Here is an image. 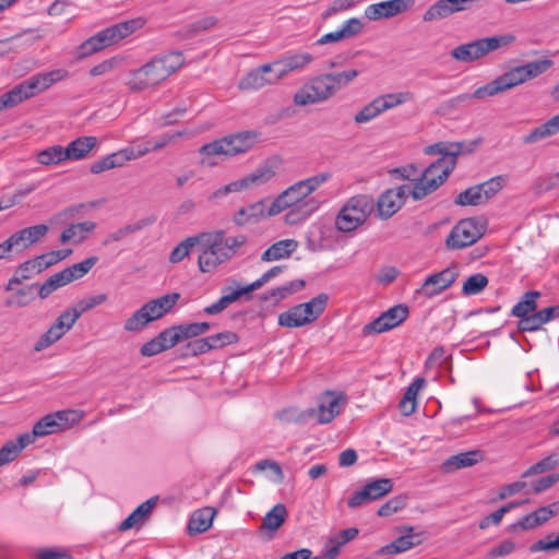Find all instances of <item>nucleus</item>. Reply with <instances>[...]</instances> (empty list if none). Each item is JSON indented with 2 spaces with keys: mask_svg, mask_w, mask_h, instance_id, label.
<instances>
[{
  "mask_svg": "<svg viewBox=\"0 0 559 559\" xmlns=\"http://www.w3.org/2000/svg\"><path fill=\"white\" fill-rule=\"evenodd\" d=\"M275 173L270 166H261L257 168L253 173L250 175L243 177L240 180L233 181L228 185H225L221 187L219 189L215 190L211 197L210 200L219 199L225 195H227L230 192H237L242 189H246L250 187L253 183H264L267 182L270 179L274 177Z\"/></svg>",
  "mask_w": 559,
  "mask_h": 559,
  "instance_id": "ddd939ff",
  "label": "nucleus"
},
{
  "mask_svg": "<svg viewBox=\"0 0 559 559\" xmlns=\"http://www.w3.org/2000/svg\"><path fill=\"white\" fill-rule=\"evenodd\" d=\"M305 285L306 283L304 280H294L289 283H286L285 285L270 289L261 296V299L265 301L272 299L275 302H278L289 295L300 290Z\"/></svg>",
  "mask_w": 559,
  "mask_h": 559,
  "instance_id": "58836bf2",
  "label": "nucleus"
},
{
  "mask_svg": "<svg viewBox=\"0 0 559 559\" xmlns=\"http://www.w3.org/2000/svg\"><path fill=\"white\" fill-rule=\"evenodd\" d=\"M200 243V237L192 236L188 237L181 242H179L170 252L169 261L171 263L181 262L186 257H188L191 250Z\"/></svg>",
  "mask_w": 559,
  "mask_h": 559,
  "instance_id": "8fccbe9b",
  "label": "nucleus"
},
{
  "mask_svg": "<svg viewBox=\"0 0 559 559\" xmlns=\"http://www.w3.org/2000/svg\"><path fill=\"white\" fill-rule=\"evenodd\" d=\"M559 465V453H551L530 466L522 475V477H531L554 469Z\"/></svg>",
  "mask_w": 559,
  "mask_h": 559,
  "instance_id": "3c124183",
  "label": "nucleus"
},
{
  "mask_svg": "<svg viewBox=\"0 0 559 559\" xmlns=\"http://www.w3.org/2000/svg\"><path fill=\"white\" fill-rule=\"evenodd\" d=\"M341 396L326 391L321 397L319 408H309L302 415V419L316 418L318 424H329L341 413Z\"/></svg>",
  "mask_w": 559,
  "mask_h": 559,
  "instance_id": "dca6fc26",
  "label": "nucleus"
},
{
  "mask_svg": "<svg viewBox=\"0 0 559 559\" xmlns=\"http://www.w3.org/2000/svg\"><path fill=\"white\" fill-rule=\"evenodd\" d=\"M207 341L211 345V349H219L227 345L236 344L239 342V336L233 331H224L214 335L207 336Z\"/></svg>",
  "mask_w": 559,
  "mask_h": 559,
  "instance_id": "052dcab7",
  "label": "nucleus"
},
{
  "mask_svg": "<svg viewBox=\"0 0 559 559\" xmlns=\"http://www.w3.org/2000/svg\"><path fill=\"white\" fill-rule=\"evenodd\" d=\"M480 143V140H475L471 143L466 142H439L429 145L425 148L428 155L440 154L442 157L456 160V157L462 153H471Z\"/></svg>",
  "mask_w": 559,
  "mask_h": 559,
  "instance_id": "aec40b11",
  "label": "nucleus"
},
{
  "mask_svg": "<svg viewBox=\"0 0 559 559\" xmlns=\"http://www.w3.org/2000/svg\"><path fill=\"white\" fill-rule=\"evenodd\" d=\"M414 0H386L369 4L365 9V17L370 21L391 19L406 12L414 5Z\"/></svg>",
  "mask_w": 559,
  "mask_h": 559,
  "instance_id": "2eb2a0df",
  "label": "nucleus"
},
{
  "mask_svg": "<svg viewBox=\"0 0 559 559\" xmlns=\"http://www.w3.org/2000/svg\"><path fill=\"white\" fill-rule=\"evenodd\" d=\"M156 62L155 58L143 64L141 68L131 71L127 86L132 92H141L151 86H155L166 80V72Z\"/></svg>",
  "mask_w": 559,
  "mask_h": 559,
  "instance_id": "1a4fd4ad",
  "label": "nucleus"
},
{
  "mask_svg": "<svg viewBox=\"0 0 559 559\" xmlns=\"http://www.w3.org/2000/svg\"><path fill=\"white\" fill-rule=\"evenodd\" d=\"M488 283V277L483 273L472 274L463 283L462 294L464 296L477 295L486 288Z\"/></svg>",
  "mask_w": 559,
  "mask_h": 559,
  "instance_id": "49530a36",
  "label": "nucleus"
},
{
  "mask_svg": "<svg viewBox=\"0 0 559 559\" xmlns=\"http://www.w3.org/2000/svg\"><path fill=\"white\" fill-rule=\"evenodd\" d=\"M157 497H153L147 499L143 503H141L138 508H135L128 516L124 519L118 526L119 531L124 532L128 531L135 525L142 523L144 519L150 515L153 508L157 502Z\"/></svg>",
  "mask_w": 559,
  "mask_h": 559,
  "instance_id": "7c9ffc66",
  "label": "nucleus"
},
{
  "mask_svg": "<svg viewBox=\"0 0 559 559\" xmlns=\"http://www.w3.org/2000/svg\"><path fill=\"white\" fill-rule=\"evenodd\" d=\"M43 271H45V267L39 255H36L33 259L24 261L17 266L15 275H13L9 280L8 284L4 287V290H14L15 285H20L23 281L29 280L31 277L41 273Z\"/></svg>",
  "mask_w": 559,
  "mask_h": 559,
  "instance_id": "5701e85b",
  "label": "nucleus"
},
{
  "mask_svg": "<svg viewBox=\"0 0 559 559\" xmlns=\"http://www.w3.org/2000/svg\"><path fill=\"white\" fill-rule=\"evenodd\" d=\"M483 235V224L476 218H464L451 229L445 239V246L450 250H460L473 246Z\"/></svg>",
  "mask_w": 559,
  "mask_h": 559,
  "instance_id": "423d86ee",
  "label": "nucleus"
},
{
  "mask_svg": "<svg viewBox=\"0 0 559 559\" xmlns=\"http://www.w3.org/2000/svg\"><path fill=\"white\" fill-rule=\"evenodd\" d=\"M455 165V159H447L444 157H440L431 163L420 173L417 182H415L411 191L412 198L418 201L435 192L448 179Z\"/></svg>",
  "mask_w": 559,
  "mask_h": 559,
  "instance_id": "7ed1b4c3",
  "label": "nucleus"
},
{
  "mask_svg": "<svg viewBox=\"0 0 559 559\" xmlns=\"http://www.w3.org/2000/svg\"><path fill=\"white\" fill-rule=\"evenodd\" d=\"M96 228V224L91 221L71 224L60 235V241L62 243L73 241L80 243L86 239L87 235Z\"/></svg>",
  "mask_w": 559,
  "mask_h": 559,
  "instance_id": "72a5a7b5",
  "label": "nucleus"
},
{
  "mask_svg": "<svg viewBox=\"0 0 559 559\" xmlns=\"http://www.w3.org/2000/svg\"><path fill=\"white\" fill-rule=\"evenodd\" d=\"M451 14V8L447 0H438L425 11L423 20L425 22H432L445 19Z\"/></svg>",
  "mask_w": 559,
  "mask_h": 559,
  "instance_id": "4d7b16f0",
  "label": "nucleus"
},
{
  "mask_svg": "<svg viewBox=\"0 0 559 559\" xmlns=\"http://www.w3.org/2000/svg\"><path fill=\"white\" fill-rule=\"evenodd\" d=\"M163 70L166 72V79L176 72L185 62L183 55L180 51H171L163 57L155 58Z\"/></svg>",
  "mask_w": 559,
  "mask_h": 559,
  "instance_id": "864d4df0",
  "label": "nucleus"
},
{
  "mask_svg": "<svg viewBox=\"0 0 559 559\" xmlns=\"http://www.w3.org/2000/svg\"><path fill=\"white\" fill-rule=\"evenodd\" d=\"M413 98L414 95L411 92L389 93L376 97L383 112L400 105H403L407 102H411Z\"/></svg>",
  "mask_w": 559,
  "mask_h": 559,
  "instance_id": "37998d69",
  "label": "nucleus"
},
{
  "mask_svg": "<svg viewBox=\"0 0 559 559\" xmlns=\"http://www.w3.org/2000/svg\"><path fill=\"white\" fill-rule=\"evenodd\" d=\"M66 155V147L61 145H53L40 151L37 154V162L41 165H57L68 159Z\"/></svg>",
  "mask_w": 559,
  "mask_h": 559,
  "instance_id": "a18cd8bd",
  "label": "nucleus"
},
{
  "mask_svg": "<svg viewBox=\"0 0 559 559\" xmlns=\"http://www.w3.org/2000/svg\"><path fill=\"white\" fill-rule=\"evenodd\" d=\"M67 332L57 324H52L35 343L34 350L40 352L60 340Z\"/></svg>",
  "mask_w": 559,
  "mask_h": 559,
  "instance_id": "13d9d810",
  "label": "nucleus"
},
{
  "mask_svg": "<svg viewBox=\"0 0 559 559\" xmlns=\"http://www.w3.org/2000/svg\"><path fill=\"white\" fill-rule=\"evenodd\" d=\"M382 108L379 106V103L374 98L369 104L364 106L354 117V121L356 123H366L374 119L376 117L382 114Z\"/></svg>",
  "mask_w": 559,
  "mask_h": 559,
  "instance_id": "e2e57ef3",
  "label": "nucleus"
},
{
  "mask_svg": "<svg viewBox=\"0 0 559 559\" xmlns=\"http://www.w3.org/2000/svg\"><path fill=\"white\" fill-rule=\"evenodd\" d=\"M557 188H559V173L540 177L534 185V190L537 194H544Z\"/></svg>",
  "mask_w": 559,
  "mask_h": 559,
  "instance_id": "774afa93",
  "label": "nucleus"
},
{
  "mask_svg": "<svg viewBox=\"0 0 559 559\" xmlns=\"http://www.w3.org/2000/svg\"><path fill=\"white\" fill-rule=\"evenodd\" d=\"M540 297L538 290H528L523 294L521 299L511 309L510 316L520 320L537 310V299Z\"/></svg>",
  "mask_w": 559,
  "mask_h": 559,
  "instance_id": "f704fd0d",
  "label": "nucleus"
},
{
  "mask_svg": "<svg viewBox=\"0 0 559 559\" xmlns=\"http://www.w3.org/2000/svg\"><path fill=\"white\" fill-rule=\"evenodd\" d=\"M481 459L483 453L479 450L462 452L445 460L442 464V467L445 472H454L463 467L473 466Z\"/></svg>",
  "mask_w": 559,
  "mask_h": 559,
  "instance_id": "2f4dec72",
  "label": "nucleus"
},
{
  "mask_svg": "<svg viewBox=\"0 0 559 559\" xmlns=\"http://www.w3.org/2000/svg\"><path fill=\"white\" fill-rule=\"evenodd\" d=\"M328 299V295L322 293L307 302L299 304V306H301V310L305 317H308L309 323L313 322L321 316V313L324 311L326 307Z\"/></svg>",
  "mask_w": 559,
  "mask_h": 559,
  "instance_id": "79ce46f5",
  "label": "nucleus"
},
{
  "mask_svg": "<svg viewBox=\"0 0 559 559\" xmlns=\"http://www.w3.org/2000/svg\"><path fill=\"white\" fill-rule=\"evenodd\" d=\"M557 133H559V114L525 134L522 143L533 144Z\"/></svg>",
  "mask_w": 559,
  "mask_h": 559,
  "instance_id": "c85d7f7f",
  "label": "nucleus"
},
{
  "mask_svg": "<svg viewBox=\"0 0 559 559\" xmlns=\"http://www.w3.org/2000/svg\"><path fill=\"white\" fill-rule=\"evenodd\" d=\"M407 503V496L406 495H400L395 496L392 499L388 500L385 503H383L378 509V515L379 516H389L393 513H396L404 509Z\"/></svg>",
  "mask_w": 559,
  "mask_h": 559,
  "instance_id": "0e129e2a",
  "label": "nucleus"
},
{
  "mask_svg": "<svg viewBox=\"0 0 559 559\" xmlns=\"http://www.w3.org/2000/svg\"><path fill=\"white\" fill-rule=\"evenodd\" d=\"M359 72L355 69H348L342 72L335 73H326L329 81L333 85V90L336 93L338 90L347 86L350 82H353Z\"/></svg>",
  "mask_w": 559,
  "mask_h": 559,
  "instance_id": "bf43d9fd",
  "label": "nucleus"
},
{
  "mask_svg": "<svg viewBox=\"0 0 559 559\" xmlns=\"http://www.w3.org/2000/svg\"><path fill=\"white\" fill-rule=\"evenodd\" d=\"M414 528L412 526H403L400 528V532L404 533V535L397 537L392 543L386 544L379 548L376 551L377 556H390L404 552L417 545L420 544V539H414L415 536L412 535Z\"/></svg>",
  "mask_w": 559,
  "mask_h": 559,
  "instance_id": "412c9836",
  "label": "nucleus"
},
{
  "mask_svg": "<svg viewBox=\"0 0 559 559\" xmlns=\"http://www.w3.org/2000/svg\"><path fill=\"white\" fill-rule=\"evenodd\" d=\"M153 319L150 317L146 308L142 306L124 322V330L128 332L142 331Z\"/></svg>",
  "mask_w": 559,
  "mask_h": 559,
  "instance_id": "603ef678",
  "label": "nucleus"
},
{
  "mask_svg": "<svg viewBox=\"0 0 559 559\" xmlns=\"http://www.w3.org/2000/svg\"><path fill=\"white\" fill-rule=\"evenodd\" d=\"M286 515V507L282 503H277L265 514L262 526L270 531H276L285 522Z\"/></svg>",
  "mask_w": 559,
  "mask_h": 559,
  "instance_id": "c03bdc74",
  "label": "nucleus"
},
{
  "mask_svg": "<svg viewBox=\"0 0 559 559\" xmlns=\"http://www.w3.org/2000/svg\"><path fill=\"white\" fill-rule=\"evenodd\" d=\"M82 417L83 413L74 409L58 411L47 414L33 426L34 435L45 437L56 433L78 424Z\"/></svg>",
  "mask_w": 559,
  "mask_h": 559,
  "instance_id": "0eeeda50",
  "label": "nucleus"
},
{
  "mask_svg": "<svg viewBox=\"0 0 559 559\" xmlns=\"http://www.w3.org/2000/svg\"><path fill=\"white\" fill-rule=\"evenodd\" d=\"M515 40L512 34H503L499 36L479 38L484 56L499 48L507 47Z\"/></svg>",
  "mask_w": 559,
  "mask_h": 559,
  "instance_id": "de8ad7c7",
  "label": "nucleus"
},
{
  "mask_svg": "<svg viewBox=\"0 0 559 559\" xmlns=\"http://www.w3.org/2000/svg\"><path fill=\"white\" fill-rule=\"evenodd\" d=\"M452 58L461 62H473L484 57L479 39L462 44L451 51Z\"/></svg>",
  "mask_w": 559,
  "mask_h": 559,
  "instance_id": "c9c22d12",
  "label": "nucleus"
},
{
  "mask_svg": "<svg viewBox=\"0 0 559 559\" xmlns=\"http://www.w3.org/2000/svg\"><path fill=\"white\" fill-rule=\"evenodd\" d=\"M526 81L527 79L524 73V68H522V66H518L499 75L493 81L476 88L475 96L477 99L495 96Z\"/></svg>",
  "mask_w": 559,
  "mask_h": 559,
  "instance_id": "9d476101",
  "label": "nucleus"
},
{
  "mask_svg": "<svg viewBox=\"0 0 559 559\" xmlns=\"http://www.w3.org/2000/svg\"><path fill=\"white\" fill-rule=\"evenodd\" d=\"M258 135L259 134L255 131H243L224 136L223 139L226 141L225 143L227 144L229 156L248 152L253 147Z\"/></svg>",
  "mask_w": 559,
  "mask_h": 559,
  "instance_id": "393cba45",
  "label": "nucleus"
},
{
  "mask_svg": "<svg viewBox=\"0 0 559 559\" xmlns=\"http://www.w3.org/2000/svg\"><path fill=\"white\" fill-rule=\"evenodd\" d=\"M358 533V528L349 527L330 536L324 544L322 557L325 559H335L340 554L341 547L353 540Z\"/></svg>",
  "mask_w": 559,
  "mask_h": 559,
  "instance_id": "b1692460",
  "label": "nucleus"
},
{
  "mask_svg": "<svg viewBox=\"0 0 559 559\" xmlns=\"http://www.w3.org/2000/svg\"><path fill=\"white\" fill-rule=\"evenodd\" d=\"M408 313L409 311L406 305H395L382 312L377 319L366 324L362 329L364 335L367 336L390 331L403 323L407 319Z\"/></svg>",
  "mask_w": 559,
  "mask_h": 559,
  "instance_id": "9b49d317",
  "label": "nucleus"
},
{
  "mask_svg": "<svg viewBox=\"0 0 559 559\" xmlns=\"http://www.w3.org/2000/svg\"><path fill=\"white\" fill-rule=\"evenodd\" d=\"M126 162L127 160L122 153V150H120L93 163L90 167V170L92 174L98 175L112 168L122 167Z\"/></svg>",
  "mask_w": 559,
  "mask_h": 559,
  "instance_id": "a19ab883",
  "label": "nucleus"
},
{
  "mask_svg": "<svg viewBox=\"0 0 559 559\" xmlns=\"http://www.w3.org/2000/svg\"><path fill=\"white\" fill-rule=\"evenodd\" d=\"M393 486L394 484L391 478H378L365 485L373 501L390 493L393 490Z\"/></svg>",
  "mask_w": 559,
  "mask_h": 559,
  "instance_id": "5fc2aeb1",
  "label": "nucleus"
},
{
  "mask_svg": "<svg viewBox=\"0 0 559 559\" xmlns=\"http://www.w3.org/2000/svg\"><path fill=\"white\" fill-rule=\"evenodd\" d=\"M32 98L24 81L0 96V111Z\"/></svg>",
  "mask_w": 559,
  "mask_h": 559,
  "instance_id": "4c0bfd02",
  "label": "nucleus"
},
{
  "mask_svg": "<svg viewBox=\"0 0 559 559\" xmlns=\"http://www.w3.org/2000/svg\"><path fill=\"white\" fill-rule=\"evenodd\" d=\"M460 272L456 265H450L440 272L430 274L416 294L426 298H432L449 288L459 277Z\"/></svg>",
  "mask_w": 559,
  "mask_h": 559,
  "instance_id": "f8f14e48",
  "label": "nucleus"
},
{
  "mask_svg": "<svg viewBox=\"0 0 559 559\" xmlns=\"http://www.w3.org/2000/svg\"><path fill=\"white\" fill-rule=\"evenodd\" d=\"M313 56L309 52L286 53L283 58L273 62L275 79H282L289 72L301 70L312 62Z\"/></svg>",
  "mask_w": 559,
  "mask_h": 559,
  "instance_id": "f3484780",
  "label": "nucleus"
},
{
  "mask_svg": "<svg viewBox=\"0 0 559 559\" xmlns=\"http://www.w3.org/2000/svg\"><path fill=\"white\" fill-rule=\"evenodd\" d=\"M215 514V509L211 507L195 510L188 523L189 535L193 536L206 532L212 526Z\"/></svg>",
  "mask_w": 559,
  "mask_h": 559,
  "instance_id": "bb28decb",
  "label": "nucleus"
},
{
  "mask_svg": "<svg viewBox=\"0 0 559 559\" xmlns=\"http://www.w3.org/2000/svg\"><path fill=\"white\" fill-rule=\"evenodd\" d=\"M503 177L496 176L485 182L477 185L478 188H480L484 202L487 203L493 195H496L503 188Z\"/></svg>",
  "mask_w": 559,
  "mask_h": 559,
  "instance_id": "680f3d73",
  "label": "nucleus"
},
{
  "mask_svg": "<svg viewBox=\"0 0 559 559\" xmlns=\"http://www.w3.org/2000/svg\"><path fill=\"white\" fill-rule=\"evenodd\" d=\"M309 323L308 317H305L301 306L296 305L282 312L278 316V324L286 328H299Z\"/></svg>",
  "mask_w": 559,
  "mask_h": 559,
  "instance_id": "ea45409f",
  "label": "nucleus"
},
{
  "mask_svg": "<svg viewBox=\"0 0 559 559\" xmlns=\"http://www.w3.org/2000/svg\"><path fill=\"white\" fill-rule=\"evenodd\" d=\"M224 230H216L214 233H202L200 243L203 249L198 259V265L201 272L206 273L215 270L219 264L226 262L223 257L224 250Z\"/></svg>",
  "mask_w": 559,
  "mask_h": 559,
  "instance_id": "39448f33",
  "label": "nucleus"
},
{
  "mask_svg": "<svg viewBox=\"0 0 559 559\" xmlns=\"http://www.w3.org/2000/svg\"><path fill=\"white\" fill-rule=\"evenodd\" d=\"M374 209L373 199L366 194L349 198L341 207L335 227L342 233H350L362 225Z\"/></svg>",
  "mask_w": 559,
  "mask_h": 559,
  "instance_id": "f03ea898",
  "label": "nucleus"
},
{
  "mask_svg": "<svg viewBox=\"0 0 559 559\" xmlns=\"http://www.w3.org/2000/svg\"><path fill=\"white\" fill-rule=\"evenodd\" d=\"M424 378H416L407 388L403 399L400 401L399 407L403 415L409 416L416 411V396L418 391L425 385Z\"/></svg>",
  "mask_w": 559,
  "mask_h": 559,
  "instance_id": "e433bc0d",
  "label": "nucleus"
},
{
  "mask_svg": "<svg viewBox=\"0 0 559 559\" xmlns=\"http://www.w3.org/2000/svg\"><path fill=\"white\" fill-rule=\"evenodd\" d=\"M95 136H81L71 141L66 147V155L70 160H80L84 158L96 145Z\"/></svg>",
  "mask_w": 559,
  "mask_h": 559,
  "instance_id": "473e14b6",
  "label": "nucleus"
},
{
  "mask_svg": "<svg viewBox=\"0 0 559 559\" xmlns=\"http://www.w3.org/2000/svg\"><path fill=\"white\" fill-rule=\"evenodd\" d=\"M96 255L88 257L80 263L72 264L62 271L51 275L38 288V296L40 299L48 298L55 290L72 283L75 280L82 278L97 263Z\"/></svg>",
  "mask_w": 559,
  "mask_h": 559,
  "instance_id": "20e7f679",
  "label": "nucleus"
},
{
  "mask_svg": "<svg viewBox=\"0 0 559 559\" xmlns=\"http://www.w3.org/2000/svg\"><path fill=\"white\" fill-rule=\"evenodd\" d=\"M143 25V21L141 19H134L130 21H124L111 25L94 36L84 40L78 49V58L83 59L86 58L106 47H109L119 40L126 38L138 28Z\"/></svg>",
  "mask_w": 559,
  "mask_h": 559,
  "instance_id": "f257e3e1",
  "label": "nucleus"
},
{
  "mask_svg": "<svg viewBox=\"0 0 559 559\" xmlns=\"http://www.w3.org/2000/svg\"><path fill=\"white\" fill-rule=\"evenodd\" d=\"M411 191L406 185L384 191L377 202L379 216L382 219L392 217L404 205Z\"/></svg>",
  "mask_w": 559,
  "mask_h": 559,
  "instance_id": "4468645a",
  "label": "nucleus"
},
{
  "mask_svg": "<svg viewBox=\"0 0 559 559\" xmlns=\"http://www.w3.org/2000/svg\"><path fill=\"white\" fill-rule=\"evenodd\" d=\"M335 94L332 83L326 74L318 75L302 85L294 95V103L298 106L320 103Z\"/></svg>",
  "mask_w": 559,
  "mask_h": 559,
  "instance_id": "6e6552de",
  "label": "nucleus"
},
{
  "mask_svg": "<svg viewBox=\"0 0 559 559\" xmlns=\"http://www.w3.org/2000/svg\"><path fill=\"white\" fill-rule=\"evenodd\" d=\"M308 193L304 191V187L299 186V181L283 191L271 204L269 209V215H277L286 209L297 205Z\"/></svg>",
  "mask_w": 559,
  "mask_h": 559,
  "instance_id": "a211bd4d",
  "label": "nucleus"
},
{
  "mask_svg": "<svg viewBox=\"0 0 559 559\" xmlns=\"http://www.w3.org/2000/svg\"><path fill=\"white\" fill-rule=\"evenodd\" d=\"M179 298V293H170L163 295L156 299L150 300L143 306L144 308H146V311L154 321L169 312L173 309V307L177 304Z\"/></svg>",
  "mask_w": 559,
  "mask_h": 559,
  "instance_id": "cd10ccee",
  "label": "nucleus"
},
{
  "mask_svg": "<svg viewBox=\"0 0 559 559\" xmlns=\"http://www.w3.org/2000/svg\"><path fill=\"white\" fill-rule=\"evenodd\" d=\"M36 284H32L25 287H21L16 289V292L11 295L7 300L4 301L7 307H25L31 301L35 299V297L32 295V289L36 287Z\"/></svg>",
  "mask_w": 559,
  "mask_h": 559,
  "instance_id": "6e6d98bb",
  "label": "nucleus"
},
{
  "mask_svg": "<svg viewBox=\"0 0 559 559\" xmlns=\"http://www.w3.org/2000/svg\"><path fill=\"white\" fill-rule=\"evenodd\" d=\"M552 60L542 59L525 63L522 66V68H524L526 79L531 80L546 72L548 69L552 67Z\"/></svg>",
  "mask_w": 559,
  "mask_h": 559,
  "instance_id": "69168bd1",
  "label": "nucleus"
},
{
  "mask_svg": "<svg viewBox=\"0 0 559 559\" xmlns=\"http://www.w3.org/2000/svg\"><path fill=\"white\" fill-rule=\"evenodd\" d=\"M226 141L222 138L202 145L199 154L202 156L200 165L203 167H214L218 164V156H229Z\"/></svg>",
  "mask_w": 559,
  "mask_h": 559,
  "instance_id": "a878e982",
  "label": "nucleus"
},
{
  "mask_svg": "<svg viewBox=\"0 0 559 559\" xmlns=\"http://www.w3.org/2000/svg\"><path fill=\"white\" fill-rule=\"evenodd\" d=\"M454 203L460 206H467V205L477 206V205L485 204L483 197H481L480 188H478L477 185L469 187V188L465 189L464 191L460 192L455 197Z\"/></svg>",
  "mask_w": 559,
  "mask_h": 559,
  "instance_id": "09e8293b",
  "label": "nucleus"
},
{
  "mask_svg": "<svg viewBox=\"0 0 559 559\" xmlns=\"http://www.w3.org/2000/svg\"><path fill=\"white\" fill-rule=\"evenodd\" d=\"M298 248V242L294 239H283L270 246L261 255L265 262L276 261L289 258Z\"/></svg>",
  "mask_w": 559,
  "mask_h": 559,
  "instance_id": "c756f323",
  "label": "nucleus"
},
{
  "mask_svg": "<svg viewBox=\"0 0 559 559\" xmlns=\"http://www.w3.org/2000/svg\"><path fill=\"white\" fill-rule=\"evenodd\" d=\"M273 62L269 64H263L255 70L249 72L245 78H242L239 82V87L241 90H259L265 86L266 84H273L280 81V79H275L276 74L265 76L267 72L273 71Z\"/></svg>",
  "mask_w": 559,
  "mask_h": 559,
  "instance_id": "4be33fe9",
  "label": "nucleus"
},
{
  "mask_svg": "<svg viewBox=\"0 0 559 559\" xmlns=\"http://www.w3.org/2000/svg\"><path fill=\"white\" fill-rule=\"evenodd\" d=\"M49 227L46 224H38L25 227L13 233L10 237L14 241L16 252H22L32 245L40 241L48 233Z\"/></svg>",
  "mask_w": 559,
  "mask_h": 559,
  "instance_id": "6ab92c4d",
  "label": "nucleus"
},
{
  "mask_svg": "<svg viewBox=\"0 0 559 559\" xmlns=\"http://www.w3.org/2000/svg\"><path fill=\"white\" fill-rule=\"evenodd\" d=\"M559 550V535L547 534L544 538L538 539L530 546L531 552L538 551H556Z\"/></svg>",
  "mask_w": 559,
  "mask_h": 559,
  "instance_id": "338daca9",
  "label": "nucleus"
}]
</instances>
